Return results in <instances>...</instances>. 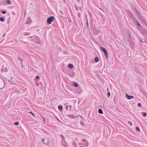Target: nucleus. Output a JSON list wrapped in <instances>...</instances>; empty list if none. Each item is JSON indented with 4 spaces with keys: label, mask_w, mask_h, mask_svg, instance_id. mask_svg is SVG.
I'll return each instance as SVG.
<instances>
[{
    "label": "nucleus",
    "mask_w": 147,
    "mask_h": 147,
    "mask_svg": "<svg viewBox=\"0 0 147 147\" xmlns=\"http://www.w3.org/2000/svg\"><path fill=\"white\" fill-rule=\"evenodd\" d=\"M61 138H62V142L61 144L64 147H67L68 146V144L65 140V138L62 135H61Z\"/></svg>",
    "instance_id": "1"
},
{
    "label": "nucleus",
    "mask_w": 147,
    "mask_h": 147,
    "mask_svg": "<svg viewBox=\"0 0 147 147\" xmlns=\"http://www.w3.org/2000/svg\"><path fill=\"white\" fill-rule=\"evenodd\" d=\"M55 17L54 16H51L48 18L47 20V23L49 24H51L52 22L54 20Z\"/></svg>",
    "instance_id": "2"
},
{
    "label": "nucleus",
    "mask_w": 147,
    "mask_h": 147,
    "mask_svg": "<svg viewBox=\"0 0 147 147\" xmlns=\"http://www.w3.org/2000/svg\"><path fill=\"white\" fill-rule=\"evenodd\" d=\"M100 49L104 53L106 58L107 59L108 58V55L106 49L102 47H100Z\"/></svg>",
    "instance_id": "3"
},
{
    "label": "nucleus",
    "mask_w": 147,
    "mask_h": 147,
    "mask_svg": "<svg viewBox=\"0 0 147 147\" xmlns=\"http://www.w3.org/2000/svg\"><path fill=\"white\" fill-rule=\"evenodd\" d=\"M82 141L84 142L83 145L84 146H87L89 145V143L87 140L85 139H82Z\"/></svg>",
    "instance_id": "4"
},
{
    "label": "nucleus",
    "mask_w": 147,
    "mask_h": 147,
    "mask_svg": "<svg viewBox=\"0 0 147 147\" xmlns=\"http://www.w3.org/2000/svg\"><path fill=\"white\" fill-rule=\"evenodd\" d=\"M126 97L128 99H130L134 98V97L132 95H128L127 94L125 95Z\"/></svg>",
    "instance_id": "5"
},
{
    "label": "nucleus",
    "mask_w": 147,
    "mask_h": 147,
    "mask_svg": "<svg viewBox=\"0 0 147 147\" xmlns=\"http://www.w3.org/2000/svg\"><path fill=\"white\" fill-rule=\"evenodd\" d=\"M67 117L72 119H75L76 117L73 114L68 115H66Z\"/></svg>",
    "instance_id": "6"
},
{
    "label": "nucleus",
    "mask_w": 147,
    "mask_h": 147,
    "mask_svg": "<svg viewBox=\"0 0 147 147\" xmlns=\"http://www.w3.org/2000/svg\"><path fill=\"white\" fill-rule=\"evenodd\" d=\"M1 71L2 72H6L7 71V69L6 67H5L4 66H3L1 69Z\"/></svg>",
    "instance_id": "7"
},
{
    "label": "nucleus",
    "mask_w": 147,
    "mask_h": 147,
    "mask_svg": "<svg viewBox=\"0 0 147 147\" xmlns=\"http://www.w3.org/2000/svg\"><path fill=\"white\" fill-rule=\"evenodd\" d=\"M94 33L95 34H98L99 33V31L98 30H95L94 31Z\"/></svg>",
    "instance_id": "8"
},
{
    "label": "nucleus",
    "mask_w": 147,
    "mask_h": 147,
    "mask_svg": "<svg viewBox=\"0 0 147 147\" xmlns=\"http://www.w3.org/2000/svg\"><path fill=\"white\" fill-rule=\"evenodd\" d=\"M31 23V21L30 19H28V20L26 22V24H30Z\"/></svg>",
    "instance_id": "9"
},
{
    "label": "nucleus",
    "mask_w": 147,
    "mask_h": 147,
    "mask_svg": "<svg viewBox=\"0 0 147 147\" xmlns=\"http://www.w3.org/2000/svg\"><path fill=\"white\" fill-rule=\"evenodd\" d=\"M98 113L101 114H102L103 113L101 109H100L98 110Z\"/></svg>",
    "instance_id": "10"
},
{
    "label": "nucleus",
    "mask_w": 147,
    "mask_h": 147,
    "mask_svg": "<svg viewBox=\"0 0 147 147\" xmlns=\"http://www.w3.org/2000/svg\"><path fill=\"white\" fill-rule=\"evenodd\" d=\"M58 109L60 110H61L63 109V107L61 105H59L58 106Z\"/></svg>",
    "instance_id": "11"
},
{
    "label": "nucleus",
    "mask_w": 147,
    "mask_h": 147,
    "mask_svg": "<svg viewBox=\"0 0 147 147\" xmlns=\"http://www.w3.org/2000/svg\"><path fill=\"white\" fill-rule=\"evenodd\" d=\"M73 85L75 87H77L78 86V84L76 82H74Z\"/></svg>",
    "instance_id": "12"
},
{
    "label": "nucleus",
    "mask_w": 147,
    "mask_h": 147,
    "mask_svg": "<svg viewBox=\"0 0 147 147\" xmlns=\"http://www.w3.org/2000/svg\"><path fill=\"white\" fill-rule=\"evenodd\" d=\"M6 2L8 4L10 5L11 4V2L9 0H7Z\"/></svg>",
    "instance_id": "13"
},
{
    "label": "nucleus",
    "mask_w": 147,
    "mask_h": 147,
    "mask_svg": "<svg viewBox=\"0 0 147 147\" xmlns=\"http://www.w3.org/2000/svg\"><path fill=\"white\" fill-rule=\"evenodd\" d=\"M142 114L143 116L144 117H145L146 116L147 114L146 113L142 112Z\"/></svg>",
    "instance_id": "14"
},
{
    "label": "nucleus",
    "mask_w": 147,
    "mask_h": 147,
    "mask_svg": "<svg viewBox=\"0 0 147 147\" xmlns=\"http://www.w3.org/2000/svg\"><path fill=\"white\" fill-rule=\"evenodd\" d=\"M99 61V58L98 57H96L95 58V61L96 62H98Z\"/></svg>",
    "instance_id": "15"
},
{
    "label": "nucleus",
    "mask_w": 147,
    "mask_h": 147,
    "mask_svg": "<svg viewBox=\"0 0 147 147\" xmlns=\"http://www.w3.org/2000/svg\"><path fill=\"white\" fill-rule=\"evenodd\" d=\"M69 67L70 68H72L73 67V65L71 64H69L68 65Z\"/></svg>",
    "instance_id": "16"
},
{
    "label": "nucleus",
    "mask_w": 147,
    "mask_h": 147,
    "mask_svg": "<svg viewBox=\"0 0 147 147\" xmlns=\"http://www.w3.org/2000/svg\"><path fill=\"white\" fill-rule=\"evenodd\" d=\"M5 19L3 17L0 18V21L1 22H3L4 21Z\"/></svg>",
    "instance_id": "17"
},
{
    "label": "nucleus",
    "mask_w": 147,
    "mask_h": 147,
    "mask_svg": "<svg viewBox=\"0 0 147 147\" xmlns=\"http://www.w3.org/2000/svg\"><path fill=\"white\" fill-rule=\"evenodd\" d=\"M30 34V33L28 32H25L24 33V35L27 36L29 35Z\"/></svg>",
    "instance_id": "18"
},
{
    "label": "nucleus",
    "mask_w": 147,
    "mask_h": 147,
    "mask_svg": "<svg viewBox=\"0 0 147 147\" xmlns=\"http://www.w3.org/2000/svg\"><path fill=\"white\" fill-rule=\"evenodd\" d=\"M19 124V122L18 121L14 123V125H18Z\"/></svg>",
    "instance_id": "19"
},
{
    "label": "nucleus",
    "mask_w": 147,
    "mask_h": 147,
    "mask_svg": "<svg viewBox=\"0 0 147 147\" xmlns=\"http://www.w3.org/2000/svg\"><path fill=\"white\" fill-rule=\"evenodd\" d=\"M128 124L131 126H132V123L131 121H128Z\"/></svg>",
    "instance_id": "20"
},
{
    "label": "nucleus",
    "mask_w": 147,
    "mask_h": 147,
    "mask_svg": "<svg viewBox=\"0 0 147 147\" xmlns=\"http://www.w3.org/2000/svg\"><path fill=\"white\" fill-rule=\"evenodd\" d=\"M107 96L108 97H109L110 96V93L109 92L107 93Z\"/></svg>",
    "instance_id": "21"
},
{
    "label": "nucleus",
    "mask_w": 147,
    "mask_h": 147,
    "mask_svg": "<svg viewBox=\"0 0 147 147\" xmlns=\"http://www.w3.org/2000/svg\"><path fill=\"white\" fill-rule=\"evenodd\" d=\"M36 78L37 80H38V79H40V77L38 76H36Z\"/></svg>",
    "instance_id": "22"
},
{
    "label": "nucleus",
    "mask_w": 147,
    "mask_h": 147,
    "mask_svg": "<svg viewBox=\"0 0 147 147\" xmlns=\"http://www.w3.org/2000/svg\"><path fill=\"white\" fill-rule=\"evenodd\" d=\"M137 24L138 26H140V24L139 22H138V21H137Z\"/></svg>",
    "instance_id": "23"
},
{
    "label": "nucleus",
    "mask_w": 147,
    "mask_h": 147,
    "mask_svg": "<svg viewBox=\"0 0 147 147\" xmlns=\"http://www.w3.org/2000/svg\"><path fill=\"white\" fill-rule=\"evenodd\" d=\"M2 13L3 14H5L6 13V11H3L2 12Z\"/></svg>",
    "instance_id": "24"
},
{
    "label": "nucleus",
    "mask_w": 147,
    "mask_h": 147,
    "mask_svg": "<svg viewBox=\"0 0 147 147\" xmlns=\"http://www.w3.org/2000/svg\"><path fill=\"white\" fill-rule=\"evenodd\" d=\"M136 130H137L138 131H140V129L138 127H136Z\"/></svg>",
    "instance_id": "25"
},
{
    "label": "nucleus",
    "mask_w": 147,
    "mask_h": 147,
    "mask_svg": "<svg viewBox=\"0 0 147 147\" xmlns=\"http://www.w3.org/2000/svg\"><path fill=\"white\" fill-rule=\"evenodd\" d=\"M29 113H30L32 114L34 116V117H35V115H34V113H33L32 112H29Z\"/></svg>",
    "instance_id": "26"
},
{
    "label": "nucleus",
    "mask_w": 147,
    "mask_h": 147,
    "mask_svg": "<svg viewBox=\"0 0 147 147\" xmlns=\"http://www.w3.org/2000/svg\"><path fill=\"white\" fill-rule=\"evenodd\" d=\"M138 107H140L141 106V104L140 103H138Z\"/></svg>",
    "instance_id": "27"
},
{
    "label": "nucleus",
    "mask_w": 147,
    "mask_h": 147,
    "mask_svg": "<svg viewBox=\"0 0 147 147\" xmlns=\"http://www.w3.org/2000/svg\"><path fill=\"white\" fill-rule=\"evenodd\" d=\"M42 119H43L44 122H45V118L43 117H42Z\"/></svg>",
    "instance_id": "28"
},
{
    "label": "nucleus",
    "mask_w": 147,
    "mask_h": 147,
    "mask_svg": "<svg viewBox=\"0 0 147 147\" xmlns=\"http://www.w3.org/2000/svg\"><path fill=\"white\" fill-rule=\"evenodd\" d=\"M68 108V106H66V109L67 110Z\"/></svg>",
    "instance_id": "29"
},
{
    "label": "nucleus",
    "mask_w": 147,
    "mask_h": 147,
    "mask_svg": "<svg viewBox=\"0 0 147 147\" xmlns=\"http://www.w3.org/2000/svg\"><path fill=\"white\" fill-rule=\"evenodd\" d=\"M69 107L70 108V110L71 109V107H72V106L71 105H69Z\"/></svg>",
    "instance_id": "30"
},
{
    "label": "nucleus",
    "mask_w": 147,
    "mask_h": 147,
    "mask_svg": "<svg viewBox=\"0 0 147 147\" xmlns=\"http://www.w3.org/2000/svg\"><path fill=\"white\" fill-rule=\"evenodd\" d=\"M18 58H19V60H21V61H22V60L18 56Z\"/></svg>",
    "instance_id": "31"
},
{
    "label": "nucleus",
    "mask_w": 147,
    "mask_h": 147,
    "mask_svg": "<svg viewBox=\"0 0 147 147\" xmlns=\"http://www.w3.org/2000/svg\"><path fill=\"white\" fill-rule=\"evenodd\" d=\"M45 139H43V140H42V142H44L45 141Z\"/></svg>",
    "instance_id": "32"
},
{
    "label": "nucleus",
    "mask_w": 147,
    "mask_h": 147,
    "mask_svg": "<svg viewBox=\"0 0 147 147\" xmlns=\"http://www.w3.org/2000/svg\"><path fill=\"white\" fill-rule=\"evenodd\" d=\"M32 37H33V36H30V37H29V38H32Z\"/></svg>",
    "instance_id": "33"
},
{
    "label": "nucleus",
    "mask_w": 147,
    "mask_h": 147,
    "mask_svg": "<svg viewBox=\"0 0 147 147\" xmlns=\"http://www.w3.org/2000/svg\"><path fill=\"white\" fill-rule=\"evenodd\" d=\"M86 23H87V26H88V22H87Z\"/></svg>",
    "instance_id": "34"
},
{
    "label": "nucleus",
    "mask_w": 147,
    "mask_h": 147,
    "mask_svg": "<svg viewBox=\"0 0 147 147\" xmlns=\"http://www.w3.org/2000/svg\"><path fill=\"white\" fill-rule=\"evenodd\" d=\"M5 34H4V35H3V37H4V36H5Z\"/></svg>",
    "instance_id": "35"
},
{
    "label": "nucleus",
    "mask_w": 147,
    "mask_h": 147,
    "mask_svg": "<svg viewBox=\"0 0 147 147\" xmlns=\"http://www.w3.org/2000/svg\"><path fill=\"white\" fill-rule=\"evenodd\" d=\"M140 41H141L142 42V43H144V42H143V41L142 40H140Z\"/></svg>",
    "instance_id": "36"
},
{
    "label": "nucleus",
    "mask_w": 147,
    "mask_h": 147,
    "mask_svg": "<svg viewBox=\"0 0 147 147\" xmlns=\"http://www.w3.org/2000/svg\"><path fill=\"white\" fill-rule=\"evenodd\" d=\"M129 37L130 38V35L129 34Z\"/></svg>",
    "instance_id": "37"
},
{
    "label": "nucleus",
    "mask_w": 147,
    "mask_h": 147,
    "mask_svg": "<svg viewBox=\"0 0 147 147\" xmlns=\"http://www.w3.org/2000/svg\"><path fill=\"white\" fill-rule=\"evenodd\" d=\"M75 146H76V147H77V144H76V145H75Z\"/></svg>",
    "instance_id": "38"
},
{
    "label": "nucleus",
    "mask_w": 147,
    "mask_h": 147,
    "mask_svg": "<svg viewBox=\"0 0 147 147\" xmlns=\"http://www.w3.org/2000/svg\"><path fill=\"white\" fill-rule=\"evenodd\" d=\"M25 13H26V10H25Z\"/></svg>",
    "instance_id": "39"
},
{
    "label": "nucleus",
    "mask_w": 147,
    "mask_h": 147,
    "mask_svg": "<svg viewBox=\"0 0 147 147\" xmlns=\"http://www.w3.org/2000/svg\"><path fill=\"white\" fill-rule=\"evenodd\" d=\"M56 118L57 120H59L58 118L56 117Z\"/></svg>",
    "instance_id": "40"
},
{
    "label": "nucleus",
    "mask_w": 147,
    "mask_h": 147,
    "mask_svg": "<svg viewBox=\"0 0 147 147\" xmlns=\"http://www.w3.org/2000/svg\"><path fill=\"white\" fill-rule=\"evenodd\" d=\"M80 147H84V146H80Z\"/></svg>",
    "instance_id": "41"
}]
</instances>
